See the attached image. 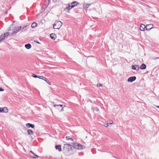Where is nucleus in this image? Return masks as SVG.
Listing matches in <instances>:
<instances>
[{"label": "nucleus", "mask_w": 159, "mask_h": 159, "mask_svg": "<svg viewBox=\"0 0 159 159\" xmlns=\"http://www.w3.org/2000/svg\"><path fill=\"white\" fill-rule=\"evenodd\" d=\"M73 147L75 148L80 149H84V146L78 143H74L73 144Z\"/></svg>", "instance_id": "obj_2"}, {"label": "nucleus", "mask_w": 159, "mask_h": 159, "mask_svg": "<svg viewBox=\"0 0 159 159\" xmlns=\"http://www.w3.org/2000/svg\"><path fill=\"white\" fill-rule=\"evenodd\" d=\"M25 47L27 49H30L31 47V45L30 43H28L25 45Z\"/></svg>", "instance_id": "obj_17"}, {"label": "nucleus", "mask_w": 159, "mask_h": 159, "mask_svg": "<svg viewBox=\"0 0 159 159\" xmlns=\"http://www.w3.org/2000/svg\"><path fill=\"white\" fill-rule=\"evenodd\" d=\"M104 126L106 127H107L108 126V124H104Z\"/></svg>", "instance_id": "obj_37"}, {"label": "nucleus", "mask_w": 159, "mask_h": 159, "mask_svg": "<svg viewBox=\"0 0 159 159\" xmlns=\"http://www.w3.org/2000/svg\"><path fill=\"white\" fill-rule=\"evenodd\" d=\"M43 80L45 81L49 85H51V84L50 82L45 77H44Z\"/></svg>", "instance_id": "obj_20"}, {"label": "nucleus", "mask_w": 159, "mask_h": 159, "mask_svg": "<svg viewBox=\"0 0 159 159\" xmlns=\"http://www.w3.org/2000/svg\"><path fill=\"white\" fill-rule=\"evenodd\" d=\"M146 67V66L145 64L144 63L142 64L141 66L140 67V68L141 70L145 69Z\"/></svg>", "instance_id": "obj_15"}, {"label": "nucleus", "mask_w": 159, "mask_h": 159, "mask_svg": "<svg viewBox=\"0 0 159 159\" xmlns=\"http://www.w3.org/2000/svg\"><path fill=\"white\" fill-rule=\"evenodd\" d=\"M55 148L56 149H58L59 152H61L62 150L61 148V146L60 145H56L55 146Z\"/></svg>", "instance_id": "obj_14"}, {"label": "nucleus", "mask_w": 159, "mask_h": 159, "mask_svg": "<svg viewBox=\"0 0 159 159\" xmlns=\"http://www.w3.org/2000/svg\"><path fill=\"white\" fill-rule=\"evenodd\" d=\"M148 71H147V72H146V73H148Z\"/></svg>", "instance_id": "obj_41"}, {"label": "nucleus", "mask_w": 159, "mask_h": 159, "mask_svg": "<svg viewBox=\"0 0 159 159\" xmlns=\"http://www.w3.org/2000/svg\"><path fill=\"white\" fill-rule=\"evenodd\" d=\"M78 3H79L76 1L73 2L72 3H70V4H72L74 6V7L78 5Z\"/></svg>", "instance_id": "obj_24"}, {"label": "nucleus", "mask_w": 159, "mask_h": 159, "mask_svg": "<svg viewBox=\"0 0 159 159\" xmlns=\"http://www.w3.org/2000/svg\"><path fill=\"white\" fill-rule=\"evenodd\" d=\"M50 37L52 39L55 40L56 38V35L54 33H52L50 34Z\"/></svg>", "instance_id": "obj_12"}, {"label": "nucleus", "mask_w": 159, "mask_h": 159, "mask_svg": "<svg viewBox=\"0 0 159 159\" xmlns=\"http://www.w3.org/2000/svg\"><path fill=\"white\" fill-rule=\"evenodd\" d=\"M3 112L7 113L8 112V109L7 107H5L4 108H3Z\"/></svg>", "instance_id": "obj_23"}, {"label": "nucleus", "mask_w": 159, "mask_h": 159, "mask_svg": "<svg viewBox=\"0 0 159 159\" xmlns=\"http://www.w3.org/2000/svg\"><path fill=\"white\" fill-rule=\"evenodd\" d=\"M3 108L0 107V113L3 112Z\"/></svg>", "instance_id": "obj_33"}, {"label": "nucleus", "mask_w": 159, "mask_h": 159, "mask_svg": "<svg viewBox=\"0 0 159 159\" xmlns=\"http://www.w3.org/2000/svg\"><path fill=\"white\" fill-rule=\"evenodd\" d=\"M153 26L152 24L147 25L146 26V28L147 30H150L153 28Z\"/></svg>", "instance_id": "obj_9"}, {"label": "nucleus", "mask_w": 159, "mask_h": 159, "mask_svg": "<svg viewBox=\"0 0 159 159\" xmlns=\"http://www.w3.org/2000/svg\"><path fill=\"white\" fill-rule=\"evenodd\" d=\"M153 59H154V60H156V59H159V57H154L153 58Z\"/></svg>", "instance_id": "obj_35"}, {"label": "nucleus", "mask_w": 159, "mask_h": 159, "mask_svg": "<svg viewBox=\"0 0 159 159\" xmlns=\"http://www.w3.org/2000/svg\"><path fill=\"white\" fill-rule=\"evenodd\" d=\"M70 4V7H70V8H71V9L72 8H73V7H75L73 5H72V4Z\"/></svg>", "instance_id": "obj_34"}, {"label": "nucleus", "mask_w": 159, "mask_h": 159, "mask_svg": "<svg viewBox=\"0 0 159 159\" xmlns=\"http://www.w3.org/2000/svg\"><path fill=\"white\" fill-rule=\"evenodd\" d=\"M5 36H4L3 34H2L0 36V42L5 39Z\"/></svg>", "instance_id": "obj_19"}, {"label": "nucleus", "mask_w": 159, "mask_h": 159, "mask_svg": "<svg viewBox=\"0 0 159 159\" xmlns=\"http://www.w3.org/2000/svg\"><path fill=\"white\" fill-rule=\"evenodd\" d=\"M29 26L28 25H25L23 27V28L22 27V29H21V30L22 31H25L27 29V27L28 26Z\"/></svg>", "instance_id": "obj_18"}, {"label": "nucleus", "mask_w": 159, "mask_h": 159, "mask_svg": "<svg viewBox=\"0 0 159 159\" xmlns=\"http://www.w3.org/2000/svg\"><path fill=\"white\" fill-rule=\"evenodd\" d=\"M156 107H157V108H159V106H156Z\"/></svg>", "instance_id": "obj_39"}, {"label": "nucleus", "mask_w": 159, "mask_h": 159, "mask_svg": "<svg viewBox=\"0 0 159 159\" xmlns=\"http://www.w3.org/2000/svg\"><path fill=\"white\" fill-rule=\"evenodd\" d=\"M62 25L61 21H56L53 25V28L54 29H59Z\"/></svg>", "instance_id": "obj_1"}, {"label": "nucleus", "mask_w": 159, "mask_h": 159, "mask_svg": "<svg viewBox=\"0 0 159 159\" xmlns=\"http://www.w3.org/2000/svg\"><path fill=\"white\" fill-rule=\"evenodd\" d=\"M90 6V4H84L83 5V7H86L87 8H88Z\"/></svg>", "instance_id": "obj_26"}, {"label": "nucleus", "mask_w": 159, "mask_h": 159, "mask_svg": "<svg viewBox=\"0 0 159 159\" xmlns=\"http://www.w3.org/2000/svg\"><path fill=\"white\" fill-rule=\"evenodd\" d=\"M34 42H35L36 43L39 44L40 43L39 42V41L37 40L34 41Z\"/></svg>", "instance_id": "obj_38"}, {"label": "nucleus", "mask_w": 159, "mask_h": 159, "mask_svg": "<svg viewBox=\"0 0 159 159\" xmlns=\"http://www.w3.org/2000/svg\"><path fill=\"white\" fill-rule=\"evenodd\" d=\"M21 29L22 27L21 26H19L17 27L11 33V35H13L14 34H16L19 31H21Z\"/></svg>", "instance_id": "obj_4"}, {"label": "nucleus", "mask_w": 159, "mask_h": 159, "mask_svg": "<svg viewBox=\"0 0 159 159\" xmlns=\"http://www.w3.org/2000/svg\"><path fill=\"white\" fill-rule=\"evenodd\" d=\"M27 132L28 134L30 135H32L34 134L33 131L30 129H28L27 131Z\"/></svg>", "instance_id": "obj_16"}, {"label": "nucleus", "mask_w": 159, "mask_h": 159, "mask_svg": "<svg viewBox=\"0 0 159 159\" xmlns=\"http://www.w3.org/2000/svg\"><path fill=\"white\" fill-rule=\"evenodd\" d=\"M4 36H5V37H7L9 34V33L8 32H6L4 34H3Z\"/></svg>", "instance_id": "obj_27"}, {"label": "nucleus", "mask_w": 159, "mask_h": 159, "mask_svg": "<svg viewBox=\"0 0 159 159\" xmlns=\"http://www.w3.org/2000/svg\"><path fill=\"white\" fill-rule=\"evenodd\" d=\"M113 123V122L112 120H109V123L108 124H112Z\"/></svg>", "instance_id": "obj_31"}, {"label": "nucleus", "mask_w": 159, "mask_h": 159, "mask_svg": "<svg viewBox=\"0 0 159 159\" xmlns=\"http://www.w3.org/2000/svg\"><path fill=\"white\" fill-rule=\"evenodd\" d=\"M72 145L70 144H65L63 148L72 149Z\"/></svg>", "instance_id": "obj_6"}, {"label": "nucleus", "mask_w": 159, "mask_h": 159, "mask_svg": "<svg viewBox=\"0 0 159 159\" xmlns=\"http://www.w3.org/2000/svg\"><path fill=\"white\" fill-rule=\"evenodd\" d=\"M29 154L30 156L33 158H36L39 157L38 155L34 154L32 151H30Z\"/></svg>", "instance_id": "obj_8"}, {"label": "nucleus", "mask_w": 159, "mask_h": 159, "mask_svg": "<svg viewBox=\"0 0 159 159\" xmlns=\"http://www.w3.org/2000/svg\"><path fill=\"white\" fill-rule=\"evenodd\" d=\"M26 126L27 128H29L30 127H31L32 128H34L35 126L34 125L29 123H28L27 124H26Z\"/></svg>", "instance_id": "obj_10"}, {"label": "nucleus", "mask_w": 159, "mask_h": 159, "mask_svg": "<svg viewBox=\"0 0 159 159\" xmlns=\"http://www.w3.org/2000/svg\"><path fill=\"white\" fill-rule=\"evenodd\" d=\"M38 76L35 75V74H32V76L34 77V78H38Z\"/></svg>", "instance_id": "obj_30"}, {"label": "nucleus", "mask_w": 159, "mask_h": 159, "mask_svg": "<svg viewBox=\"0 0 159 159\" xmlns=\"http://www.w3.org/2000/svg\"><path fill=\"white\" fill-rule=\"evenodd\" d=\"M136 79V77L135 76L130 77L128 79V81L129 82H132Z\"/></svg>", "instance_id": "obj_7"}, {"label": "nucleus", "mask_w": 159, "mask_h": 159, "mask_svg": "<svg viewBox=\"0 0 159 159\" xmlns=\"http://www.w3.org/2000/svg\"><path fill=\"white\" fill-rule=\"evenodd\" d=\"M50 0H48V2H49Z\"/></svg>", "instance_id": "obj_42"}, {"label": "nucleus", "mask_w": 159, "mask_h": 159, "mask_svg": "<svg viewBox=\"0 0 159 159\" xmlns=\"http://www.w3.org/2000/svg\"><path fill=\"white\" fill-rule=\"evenodd\" d=\"M146 28L145 25L143 24H141L140 27V30L141 31H144L145 30V28Z\"/></svg>", "instance_id": "obj_13"}, {"label": "nucleus", "mask_w": 159, "mask_h": 159, "mask_svg": "<svg viewBox=\"0 0 159 159\" xmlns=\"http://www.w3.org/2000/svg\"><path fill=\"white\" fill-rule=\"evenodd\" d=\"M102 84H101L98 83L97 84V86L98 87L102 86Z\"/></svg>", "instance_id": "obj_32"}, {"label": "nucleus", "mask_w": 159, "mask_h": 159, "mask_svg": "<svg viewBox=\"0 0 159 159\" xmlns=\"http://www.w3.org/2000/svg\"><path fill=\"white\" fill-rule=\"evenodd\" d=\"M66 139L67 140H70L71 141H73V139L72 138H70L69 136H67V137H66Z\"/></svg>", "instance_id": "obj_28"}, {"label": "nucleus", "mask_w": 159, "mask_h": 159, "mask_svg": "<svg viewBox=\"0 0 159 159\" xmlns=\"http://www.w3.org/2000/svg\"><path fill=\"white\" fill-rule=\"evenodd\" d=\"M70 3L69 4H66V9L68 11L71 9L70 8Z\"/></svg>", "instance_id": "obj_21"}, {"label": "nucleus", "mask_w": 159, "mask_h": 159, "mask_svg": "<svg viewBox=\"0 0 159 159\" xmlns=\"http://www.w3.org/2000/svg\"><path fill=\"white\" fill-rule=\"evenodd\" d=\"M132 69L136 70H138L139 69V67L138 65H133L132 66Z\"/></svg>", "instance_id": "obj_11"}, {"label": "nucleus", "mask_w": 159, "mask_h": 159, "mask_svg": "<svg viewBox=\"0 0 159 159\" xmlns=\"http://www.w3.org/2000/svg\"><path fill=\"white\" fill-rule=\"evenodd\" d=\"M38 78L40 79H42V80H43L44 78V77L43 76H38Z\"/></svg>", "instance_id": "obj_29"}, {"label": "nucleus", "mask_w": 159, "mask_h": 159, "mask_svg": "<svg viewBox=\"0 0 159 159\" xmlns=\"http://www.w3.org/2000/svg\"><path fill=\"white\" fill-rule=\"evenodd\" d=\"M53 1H55L56 2L57 1V0H53Z\"/></svg>", "instance_id": "obj_40"}, {"label": "nucleus", "mask_w": 159, "mask_h": 159, "mask_svg": "<svg viewBox=\"0 0 159 159\" xmlns=\"http://www.w3.org/2000/svg\"><path fill=\"white\" fill-rule=\"evenodd\" d=\"M64 153L66 156H69L73 153L72 149L63 148Z\"/></svg>", "instance_id": "obj_3"}, {"label": "nucleus", "mask_w": 159, "mask_h": 159, "mask_svg": "<svg viewBox=\"0 0 159 159\" xmlns=\"http://www.w3.org/2000/svg\"><path fill=\"white\" fill-rule=\"evenodd\" d=\"M53 106L56 107V108L58 109L60 111H63V109L62 107L63 105L59 104V105H56L55 104L53 105Z\"/></svg>", "instance_id": "obj_5"}, {"label": "nucleus", "mask_w": 159, "mask_h": 159, "mask_svg": "<svg viewBox=\"0 0 159 159\" xmlns=\"http://www.w3.org/2000/svg\"><path fill=\"white\" fill-rule=\"evenodd\" d=\"M92 110H93V111H98V109L97 107H93L92 108Z\"/></svg>", "instance_id": "obj_25"}, {"label": "nucleus", "mask_w": 159, "mask_h": 159, "mask_svg": "<svg viewBox=\"0 0 159 159\" xmlns=\"http://www.w3.org/2000/svg\"><path fill=\"white\" fill-rule=\"evenodd\" d=\"M4 90V89L0 87V91H3Z\"/></svg>", "instance_id": "obj_36"}, {"label": "nucleus", "mask_w": 159, "mask_h": 159, "mask_svg": "<svg viewBox=\"0 0 159 159\" xmlns=\"http://www.w3.org/2000/svg\"><path fill=\"white\" fill-rule=\"evenodd\" d=\"M37 25V24L35 22L33 23L31 25V27L32 28H34Z\"/></svg>", "instance_id": "obj_22"}]
</instances>
